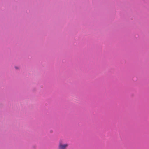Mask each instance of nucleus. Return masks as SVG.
Here are the masks:
<instances>
[{
    "mask_svg": "<svg viewBox=\"0 0 149 149\" xmlns=\"http://www.w3.org/2000/svg\"><path fill=\"white\" fill-rule=\"evenodd\" d=\"M68 146V143H64L63 140H60L58 142V149H67Z\"/></svg>",
    "mask_w": 149,
    "mask_h": 149,
    "instance_id": "nucleus-1",
    "label": "nucleus"
}]
</instances>
